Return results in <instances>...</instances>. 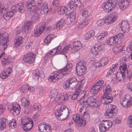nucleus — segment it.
I'll use <instances>...</instances> for the list:
<instances>
[{
    "label": "nucleus",
    "mask_w": 132,
    "mask_h": 132,
    "mask_svg": "<svg viewBox=\"0 0 132 132\" xmlns=\"http://www.w3.org/2000/svg\"><path fill=\"white\" fill-rule=\"evenodd\" d=\"M72 65L70 63H67L64 68L52 72L48 79L51 82H55L61 79L64 74H70L72 69Z\"/></svg>",
    "instance_id": "f257e3e1"
},
{
    "label": "nucleus",
    "mask_w": 132,
    "mask_h": 132,
    "mask_svg": "<svg viewBox=\"0 0 132 132\" xmlns=\"http://www.w3.org/2000/svg\"><path fill=\"white\" fill-rule=\"evenodd\" d=\"M56 116L59 117L58 119L61 121H64L67 119L69 114L68 108L65 105L60 107L59 109L56 110L55 112Z\"/></svg>",
    "instance_id": "f03ea898"
},
{
    "label": "nucleus",
    "mask_w": 132,
    "mask_h": 132,
    "mask_svg": "<svg viewBox=\"0 0 132 132\" xmlns=\"http://www.w3.org/2000/svg\"><path fill=\"white\" fill-rule=\"evenodd\" d=\"M124 38V35L121 33H120L113 37L108 39L107 43L109 45L114 46L116 44H121Z\"/></svg>",
    "instance_id": "7ed1b4c3"
},
{
    "label": "nucleus",
    "mask_w": 132,
    "mask_h": 132,
    "mask_svg": "<svg viewBox=\"0 0 132 132\" xmlns=\"http://www.w3.org/2000/svg\"><path fill=\"white\" fill-rule=\"evenodd\" d=\"M117 3V0H109L103 4L102 7L105 12L109 13L116 7Z\"/></svg>",
    "instance_id": "20e7f679"
},
{
    "label": "nucleus",
    "mask_w": 132,
    "mask_h": 132,
    "mask_svg": "<svg viewBox=\"0 0 132 132\" xmlns=\"http://www.w3.org/2000/svg\"><path fill=\"white\" fill-rule=\"evenodd\" d=\"M42 3V0H30L28 2L27 6L28 11L34 12L35 11L36 6H40Z\"/></svg>",
    "instance_id": "39448f33"
},
{
    "label": "nucleus",
    "mask_w": 132,
    "mask_h": 132,
    "mask_svg": "<svg viewBox=\"0 0 132 132\" xmlns=\"http://www.w3.org/2000/svg\"><path fill=\"white\" fill-rule=\"evenodd\" d=\"M120 103L122 106L125 108H128L132 105V98L130 95H126L121 99Z\"/></svg>",
    "instance_id": "423d86ee"
},
{
    "label": "nucleus",
    "mask_w": 132,
    "mask_h": 132,
    "mask_svg": "<svg viewBox=\"0 0 132 132\" xmlns=\"http://www.w3.org/2000/svg\"><path fill=\"white\" fill-rule=\"evenodd\" d=\"M72 119L74 121L76 122V125L78 127H83L86 124L85 119L82 117H80L79 114H77L73 115Z\"/></svg>",
    "instance_id": "0eeeda50"
},
{
    "label": "nucleus",
    "mask_w": 132,
    "mask_h": 132,
    "mask_svg": "<svg viewBox=\"0 0 132 132\" xmlns=\"http://www.w3.org/2000/svg\"><path fill=\"white\" fill-rule=\"evenodd\" d=\"M35 55L32 52H28L23 55V60L25 63H32L35 61Z\"/></svg>",
    "instance_id": "6e6552de"
},
{
    "label": "nucleus",
    "mask_w": 132,
    "mask_h": 132,
    "mask_svg": "<svg viewBox=\"0 0 132 132\" xmlns=\"http://www.w3.org/2000/svg\"><path fill=\"white\" fill-rule=\"evenodd\" d=\"M118 111V109L116 105H112L110 109H108L104 115L105 117L109 118H113L116 115Z\"/></svg>",
    "instance_id": "1a4fd4ad"
},
{
    "label": "nucleus",
    "mask_w": 132,
    "mask_h": 132,
    "mask_svg": "<svg viewBox=\"0 0 132 132\" xmlns=\"http://www.w3.org/2000/svg\"><path fill=\"white\" fill-rule=\"evenodd\" d=\"M118 13L116 12H112L110 15L107 16L105 19V24H109L112 23L117 20L118 16Z\"/></svg>",
    "instance_id": "9d476101"
},
{
    "label": "nucleus",
    "mask_w": 132,
    "mask_h": 132,
    "mask_svg": "<svg viewBox=\"0 0 132 132\" xmlns=\"http://www.w3.org/2000/svg\"><path fill=\"white\" fill-rule=\"evenodd\" d=\"M85 93L86 92L84 90H82L80 89H76L75 92L72 96L71 99L74 100L79 98L80 100H82L85 97Z\"/></svg>",
    "instance_id": "9b49d317"
},
{
    "label": "nucleus",
    "mask_w": 132,
    "mask_h": 132,
    "mask_svg": "<svg viewBox=\"0 0 132 132\" xmlns=\"http://www.w3.org/2000/svg\"><path fill=\"white\" fill-rule=\"evenodd\" d=\"M65 23L64 20L63 19H61L56 24H54V27L50 26L47 27L46 29V31L47 32L52 31V29H57V30L59 29L62 28L64 25Z\"/></svg>",
    "instance_id": "f8f14e48"
},
{
    "label": "nucleus",
    "mask_w": 132,
    "mask_h": 132,
    "mask_svg": "<svg viewBox=\"0 0 132 132\" xmlns=\"http://www.w3.org/2000/svg\"><path fill=\"white\" fill-rule=\"evenodd\" d=\"M113 99L111 94H103L102 96L101 101L102 103L105 105L111 102Z\"/></svg>",
    "instance_id": "ddd939ff"
},
{
    "label": "nucleus",
    "mask_w": 132,
    "mask_h": 132,
    "mask_svg": "<svg viewBox=\"0 0 132 132\" xmlns=\"http://www.w3.org/2000/svg\"><path fill=\"white\" fill-rule=\"evenodd\" d=\"M46 26L45 23H40L37 27V28L34 30V35L35 36L37 37L39 36L44 31Z\"/></svg>",
    "instance_id": "4468645a"
},
{
    "label": "nucleus",
    "mask_w": 132,
    "mask_h": 132,
    "mask_svg": "<svg viewBox=\"0 0 132 132\" xmlns=\"http://www.w3.org/2000/svg\"><path fill=\"white\" fill-rule=\"evenodd\" d=\"M38 128L39 130L42 132H47L50 130V125L45 122H42L38 125Z\"/></svg>",
    "instance_id": "2eb2a0df"
},
{
    "label": "nucleus",
    "mask_w": 132,
    "mask_h": 132,
    "mask_svg": "<svg viewBox=\"0 0 132 132\" xmlns=\"http://www.w3.org/2000/svg\"><path fill=\"white\" fill-rule=\"evenodd\" d=\"M32 22L31 21H27L26 23H25L24 25L22 27V30L26 34H28L30 30L32 27Z\"/></svg>",
    "instance_id": "dca6fc26"
},
{
    "label": "nucleus",
    "mask_w": 132,
    "mask_h": 132,
    "mask_svg": "<svg viewBox=\"0 0 132 132\" xmlns=\"http://www.w3.org/2000/svg\"><path fill=\"white\" fill-rule=\"evenodd\" d=\"M20 105L17 104L15 106L13 105L10 109V113H12L14 116H16L20 112Z\"/></svg>",
    "instance_id": "f3484780"
},
{
    "label": "nucleus",
    "mask_w": 132,
    "mask_h": 132,
    "mask_svg": "<svg viewBox=\"0 0 132 132\" xmlns=\"http://www.w3.org/2000/svg\"><path fill=\"white\" fill-rule=\"evenodd\" d=\"M102 48L103 46L102 45L93 47L91 49V52L95 55H98L100 53V52L102 51Z\"/></svg>",
    "instance_id": "a211bd4d"
},
{
    "label": "nucleus",
    "mask_w": 132,
    "mask_h": 132,
    "mask_svg": "<svg viewBox=\"0 0 132 132\" xmlns=\"http://www.w3.org/2000/svg\"><path fill=\"white\" fill-rule=\"evenodd\" d=\"M122 30L124 32H128L129 27V24L126 20H123L119 24Z\"/></svg>",
    "instance_id": "6ab92c4d"
},
{
    "label": "nucleus",
    "mask_w": 132,
    "mask_h": 132,
    "mask_svg": "<svg viewBox=\"0 0 132 132\" xmlns=\"http://www.w3.org/2000/svg\"><path fill=\"white\" fill-rule=\"evenodd\" d=\"M11 71L12 69L10 67L4 70L0 74L1 78L3 79H6L9 76V74L11 72Z\"/></svg>",
    "instance_id": "aec40b11"
},
{
    "label": "nucleus",
    "mask_w": 132,
    "mask_h": 132,
    "mask_svg": "<svg viewBox=\"0 0 132 132\" xmlns=\"http://www.w3.org/2000/svg\"><path fill=\"white\" fill-rule=\"evenodd\" d=\"M130 0H120L119 3V6L122 10H124L130 2Z\"/></svg>",
    "instance_id": "412c9836"
},
{
    "label": "nucleus",
    "mask_w": 132,
    "mask_h": 132,
    "mask_svg": "<svg viewBox=\"0 0 132 132\" xmlns=\"http://www.w3.org/2000/svg\"><path fill=\"white\" fill-rule=\"evenodd\" d=\"M59 96L57 92L55 89H52L48 94L49 98L54 100H58Z\"/></svg>",
    "instance_id": "4be33fe9"
},
{
    "label": "nucleus",
    "mask_w": 132,
    "mask_h": 132,
    "mask_svg": "<svg viewBox=\"0 0 132 132\" xmlns=\"http://www.w3.org/2000/svg\"><path fill=\"white\" fill-rule=\"evenodd\" d=\"M23 38L21 36L17 37L14 45V47L16 48H18L23 43Z\"/></svg>",
    "instance_id": "5701e85b"
},
{
    "label": "nucleus",
    "mask_w": 132,
    "mask_h": 132,
    "mask_svg": "<svg viewBox=\"0 0 132 132\" xmlns=\"http://www.w3.org/2000/svg\"><path fill=\"white\" fill-rule=\"evenodd\" d=\"M22 92L23 93H26L28 91L32 92L34 90L35 88L33 87H29L28 84H26L25 85L23 86L22 87Z\"/></svg>",
    "instance_id": "b1692460"
},
{
    "label": "nucleus",
    "mask_w": 132,
    "mask_h": 132,
    "mask_svg": "<svg viewBox=\"0 0 132 132\" xmlns=\"http://www.w3.org/2000/svg\"><path fill=\"white\" fill-rule=\"evenodd\" d=\"M108 59L107 57H105L102 58V59L100 60V63H97L96 67L101 66H104L108 64Z\"/></svg>",
    "instance_id": "393cba45"
},
{
    "label": "nucleus",
    "mask_w": 132,
    "mask_h": 132,
    "mask_svg": "<svg viewBox=\"0 0 132 132\" xmlns=\"http://www.w3.org/2000/svg\"><path fill=\"white\" fill-rule=\"evenodd\" d=\"M76 13L75 12H72L71 11H67L65 14V18L68 16L72 20H74L75 19Z\"/></svg>",
    "instance_id": "a878e982"
},
{
    "label": "nucleus",
    "mask_w": 132,
    "mask_h": 132,
    "mask_svg": "<svg viewBox=\"0 0 132 132\" xmlns=\"http://www.w3.org/2000/svg\"><path fill=\"white\" fill-rule=\"evenodd\" d=\"M87 69L80 68L76 66V70L77 75L79 76H81L85 74V72Z\"/></svg>",
    "instance_id": "bb28decb"
},
{
    "label": "nucleus",
    "mask_w": 132,
    "mask_h": 132,
    "mask_svg": "<svg viewBox=\"0 0 132 132\" xmlns=\"http://www.w3.org/2000/svg\"><path fill=\"white\" fill-rule=\"evenodd\" d=\"M116 75L117 80L119 82L123 81L126 75L122 72H118Z\"/></svg>",
    "instance_id": "cd10ccee"
},
{
    "label": "nucleus",
    "mask_w": 132,
    "mask_h": 132,
    "mask_svg": "<svg viewBox=\"0 0 132 132\" xmlns=\"http://www.w3.org/2000/svg\"><path fill=\"white\" fill-rule=\"evenodd\" d=\"M47 4V3L45 2L42 4L43 5L41 7V12L43 14H47L49 11Z\"/></svg>",
    "instance_id": "c85d7f7f"
},
{
    "label": "nucleus",
    "mask_w": 132,
    "mask_h": 132,
    "mask_svg": "<svg viewBox=\"0 0 132 132\" xmlns=\"http://www.w3.org/2000/svg\"><path fill=\"white\" fill-rule=\"evenodd\" d=\"M26 7L25 5L21 3H19L17 4L18 11L21 13H23L25 11Z\"/></svg>",
    "instance_id": "c756f323"
},
{
    "label": "nucleus",
    "mask_w": 132,
    "mask_h": 132,
    "mask_svg": "<svg viewBox=\"0 0 132 132\" xmlns=\"http://www.w3.org/2000/svg\"><path fill=\"white\" fill-rule=\"evenodd\" d=\"M120 70L121 72L124 73L127 75H128V69L127 68L126 64L125 63H123L120 65Z\"/></svg>",
    "instance_id": "7c9ffc66"
},
{
    "label": "nucleus",
    "mask_w": 132,
    "mask_h": 132,
    "mask_svg": "<svg viewBox=\"0 0 132 132\" xmlns=\"http://www.w3.org/2000/svg\"><path fill=\"white\" fill-rule=\"evenodd\" d=\"M0 40L2 41L8 42L9 39V35L6 32H4L2 34L0 33Z\"/></svg>",
    "instance_id": "2f4dec72"
},
{
    "label": "nucleus",
    "mask_w": 132,
    "mask_h": 132,
    "mask_svg": "<svg viewBox=\"0 0 132 132\" xmlns=\"http://www.w3.org/2000/svg\"><path fill=\"white\" fill-rule=\"evenodd\" d=\"M78 82H75L69 83L68 86H66L63 84V87L65 89H68L70 90H72L73 88H75V87L78 85Z\"/></svg>",
    "instance_id": "473e14b6"
},
{
    "label": "nucleus",
    "mask_w": 132,
    "mask_h": 132,
    "mask_svg": "<svg viewBox=\"0 0 132 132\" xmlns=\"http://www.w3.org/2000/svg\"><path fill=\"white\" fill-rule=\"evenodd\" d=\"M112 88L110 85H106L103 88V91L104 94H111L110 93L112 92Z\"/></svg>",
    "instance_id": "72a5a7b5"
},
{
    "label": "nucleus",
    "mask_w": 132,
    "mask_h": 132,
    "mask_svg": "<svg viewBox=\"0 0 132 132\" xmlns=\"http://www.w3.org/2000/svg\"><path fill=\"white\" fill-rule=\"evenodd\" d=\"M104 82V81L102 80H100L97 81L93 87H94V89H96L98 91L100 89L101 86L102 85Z\"/></svg>",
    "instance_id": "f704fd0d"
},
{
    "label": "nucleus",
    "mask_w": 132,
    "mask_h": 132,
    "mask_svg": "<svg viewBox=\"0 0 132 132\" xmlns=\"http://www.w3.org/2000/svg\"><path fill=\"white\" fill-rule=\"evenodd\" d=\"M102 122L103 125H104L105 127H106V128L107 130H109L112 127L113 125L112 122L110 120H103Z\"/></svg>",
    "instance_id": "c9c22d12"
},
{
    "label": "nucleus",
    "mask_w": 132,
    "mask_h": 132,
    "mask_svg": "<svg viewBox=\"0 0 132 132\" xmlns=\"http://www.w3.org/2000/svg\"><path fill=\"white\" fill-rule=\"evenodd\" d=\"M30 123L24 125L23 129L25 131H27L30 130L33 126V121H30Z\"/></svg>",
    "instance_id": "e433bc0d"
},
{
    "label": "nucleus",
    "mask_w": 132,
    "mask_h": 132,
    "mask_svg": "<svg viewBox=\"0 0 132 132\" xmlns=\"http://www.w3.org/2000/svg\"><path fill=\"white\" fill-rule=\"evenodd\" d=\"M6 119L4 118H0V130H3L6 127Z\"/></svg>",
    "instance_id": "4c0bfd02"
},
{
    "label": "nucleus",
    "mask_w": 132,
    "mask_h": 132,
    "mask_svg": "<svg viewBox=\"0 0 132 132\" xmlns=\"http://www.w3.org/2000/svg\"><path fill=\"white\" fill-rule=\"evenodd\" d=\"M69 97V95L67 94L64 95L59 96L58 101H61V102H66L68 101Z\"/></svg>",
    "instance_id": "58836bf2"
},
{
    "label": "nucleus",
    "mask_w": 132,
    "mask_h": 132,
    "mask_svg": "<svg viewBox=\"0 0 132 132\" xmlns=\"http://www.w3.org/2000/svg\"><path fill=\"white\" fill-rule=\"evenodd\" d=\"M21 104L23 106H26L30 103L28 99L26 97H22L21 100Z\"/></svg>",
    "instance_id": "ea45409f"
},
{
    "label": "nucleus",
    "mask_w": 132,
    "mask_h": 132,
    "mask_svg": "<svg viewBox=\"0 0 132 132\" xmlns=\"http://www.w3.org/2000/svg\"><path fill=\"white\" fill-rule=\"evenodd\" d=\"M13 15V13L11 11H10L4 14L3 15V17L5 20H7L12 17Z\"/></svg>",
    "instance_id": "a19ab883"
},
{
    "label": "nucleus",
    "mask_w": 132,
    "mask_h": 132,
    "mask_svg": "<svg viewBox=\"0 0 132 132\" xmlns=\"http://www.w3.org/2000/svg\"><path fill=\"white\" fill-rule=\"evenodd\" d=\"M75 82H78L77 79L76 78H69L68 80L65 81L63 84L66 86H68L69 83Z\"/></svg>",
    "instance_id": "79ce46f5"
},
{
    "label": "nucleus",
    "mask_w": 132,
    "mask_h": 132,
    "mask_svg": "<svg viewBox=\"0 0 132 132\" xmlns=\"http://www.w3.org/2000/svg\"><path fill=\"white\" fill-rule=\"evenodd\" d=\"M53 37L54 36L53 34H51L48 35L44 40V43L48 45L50 43Z\"/></svg>",
    "instance_id": "37998d69"
},
{
    "label": "nucleus",
    "mask_w": 132,
    "mask_h": 132,
    "mask_svg": "<svg viewBox=\"0 0 132 132\" xmlns=\"http://www.w3.org/2000/svg\"><path fill=\"white\" fill-rule=\"evenodd\" d=\"M87 63L84 61L80 60L76 65V67L87 69Z\"/></svg>",
    "instance_id": "c03bdc74"
},
{
    "label": "nucleus",
    "mask_w": 132,
    "mask_h": 132,
    "mask_svg": "<svg viewBox=\"0 0 132 132\" xmlns=\"http://www.w3.org/2000/svg\"><path fill=\"white\" fill-rule=\"evenodd\" d=\"M30 121H32V120L30 118H27V117H23L21 119V123L23 125L31 122Z\"/></svg>",
    "instance_id": "a18cd8bd"
},
{
    "label": "nucleus",
    "mask_w": 132,
    "mask_h": 132,
    "mask_svg": "<svg viewBox=\"0 0 132 132\" xmlns=\"http://www.w3.org/2000/svg\"><path fill=\"white\" fill-rule=\"evenodd\" d=\"M67 10L68 11V9L66 7L62 6L58 8L57 11L60 13L63 14L65 13Z\"/></svg>",
    "instance_id": "49530a36"
},
{
    "label": "nucleus",
    "mask_w": 132,
    "mask_h": 132,
    "mask_svg": "<svg viewBox=\"0 0 132 132\" xmlns=\"http://www.w3.org/2000/svg\"><path fill=\"white\" fill-rule=\"evenodd\" d=\"M9 124L10 128L13 129L16 127L17 124L15 119H12L10 121Z\"/></svg>",
    "instance_id": "de8ad7c7"
},
{
    "label": "nucleus",
    "mask_w": 132,
    "mask_h": 132,
    "mask_svg": "<svg viewBox=\"0 0 132 132\" xmlns=\"http://www.w3.org/2000/svg\"><path fill=\"white\" fill-rule=\"evenodd\" d=\"M103 125V123L102 122L101 124H100L99 125V127L100 131L101 132H105L107 130L106 128L105 125Z\"/></svg>",
    "instance_id": "09e8293b"
},
{
    "label": "nucleus",
    "mask_w": 132,
    "mask_h": 132,
    "mask_svg": "<svg viewBox=\"0 0 132 132\" xmlns=\"http://www.w3.org/2000/svg\"><path fill=\"white\" fill-rule=\"evenodd\" d=\"M98 27H101L105 23V21L104 19H99L96 21Z\"/></svg>",
    "instance_id": "8fccbe9b"
},
{
    "label": "nucleus",
    "mask_w": 132,
    "mask_h": 132,
    "mask_svg": "<svg viewBox=\"0 0 132 132\" xmlns=\"http://www.w3.org/2000/svg\"><path fill=\"white\" fill-rule=\"evenodd\" d=\"M35 11V13L32 15L31 18L32 20L34 21L38 20L39 18V13L36 12Z\"/></svg>",
    "instance_id": "3c124183"
},
{
    "label": "nucleus",
    "mask_w": 132,
    "mask_h": 132,
    "mask_svg": "<svg viewBox=\"0 0 132 132\" xmlns=\"http://www.w3.org/2000/svg\"><path fill=\"white\" fill-rule=\"evenodd\" d=\"M70 45H67L65 47L63 48L61 51V54H64L65 53H66L69 50V48H70Z\"/></svg>",
    "instance_id": "603ef678"
},
{
    "label": "nucleus",
    "mask_w": 132,
    "mask_h": 132,
    "mask_svg": "<svg viewBox=\"0 0 132 132\" xmlns=\"http://www.w3.org/2000/svg\"><path fill=\"white\" fill-rule=\"evenodd\" d=\"M34 77H35V79L36 80H38L39 79V75H40L39 72V70L38 69H36L34 72Z\"/></svg>",
    "instance_id": "864d4df0"
},
{
    "label": "nucleus",
    "mask_w": 132,
    "mask_h": 132,
    "mask_svg": "<svg viewBox=\"0 0 132 132\" xmlns=\"http://www.w3.org/2000/svg\"><path fill=\"white\" fill-rule=\"evenodd\" d=\"M127 123L129 127H132V116H130L128 117Z\"/></svg>",
    "instance_id": "5fc2aeb1"
},
{
    "label": "nucleus",
    "mask_w": 132,
    "mask_h": 132,
    "mask_svg": "<svg viewBox=\"0 0 132 132\" xmlns=\"http://www.w3.org/2000/svg\"><path fill=\"white\" fill-rule=\"evenodd\" d=\"M95 101V100L93 97H89L88 99V100L86 101V103L87 105V106L89 105V104L93 103Z\"/></svg>",
    "instance_id": "6e6d98bb"
},
{
    "label": "nucleus",
    "mask_w": 132,
    "mask_h": 132,
    "mask_svg": "<svg viewBox=\"0 0 132 132\" xmlns=\"http://www.w3.org/2000/svg\"><path fill=\"white\" fill-rule=\"evenodd\" d=\"M40 105H38L36 104H34L32 107V109L34 111H36V112L40 110Z\"/></svg>",
    "instance_id": "4d7b16f0"
},
{
    "label": "nucleus",
    "mask_w": 132,
    "mask_h": 132,
    "mask_svg": "<svg viewBox=\"0 0 132 132\" xmlns=\"http://www.w3.org/2000/svg\"><path fill=\"white\" fill-rule=\"evenodd\" d=\"M75 4L73 1H71L69 2L68 5H67V8L68 10H71L73 8Z\"/></svg>",
    "instance_id": "13d9d810"
},
{
    "label": "nucleus",
    "mask_w": 132,
    "mask_h": 132,
    "mask_svg": "<svg viewBox=\"0 0 132 132\" xmlns=\"http://www.w3.org/2000/svg\"><path fill=\"white\" fill-rule=\"evenodd\" d=\"M82 47V46H78V47H71L70 46L71 48H72V51H73L74 52H78L79 51L80 49H81Z\"/></svg>",
    "instance_id": "bf43d9fd"
},
{
    "label": "nucleus",
    "mask_w": 132,
    "mask_h": 132,
    "mask_svg": "<svg viewBox=\"0 0 132 132\" xmlns=\"http://www.w3.org/2000/svg\"><path fill=\"white\" fill-rule=\"evenodd\" d=\"M82 46V45L79 41H74L73 42V45L72 47H78L79 46Z\"/></svg>",
    "instance_id": "052dcab7"
},
{
    "label": "nucleus",
    "mask_w": 132,
    "mask_h": 132,
    "mask_svg": "<svg viewBox=\"0 0 132 132\" xmlns=\"http://www.w3.org/2000/svg\"><path fill=\"white\" fill-rule=\"evenodd\" d=\"M66 18H67L66 20H64L63 19H62L64 20V23L66 22H67V23L68 24H70L72 23V22H73L74 21L71 20V19L69 18L68 16ZM65 25V24H64V25Z\"/></svg>",
    "instance_id": "680f3d73"
},
{
    "label": "nucleus",
    "mask_w": 132,
    "mask_h": 132,
    "mask_svg": "<svg viewBox=\"0 0 132 132\" xmlns=\"http://www.w3.org/2000/svg\"><path fill=\"white\" fill-rule=\"evenodd\" d=\"M52 3L53 6L56 7L59 5L60 2L59 0H55L53 1Z\"/></svg>",
    "instance_id": "e2e57ef3"
},
{
    "label": "nucleus",
    "mask_w": 132,
    "mask_h": 132,
    "mask_svg": "<svg viewBox=\"0 0 132 132\" xmlns=\"http://www.w3.org/2000/svg\"><path fill=\"white\" fill-rule=\"evenodd\" d=\"M132 50V40L131 41L129 45L127 48L126 51L128 52H131Z\"/></svg>",
    "instance_id": "0e129e2a"
},
{
    "label": "nucleus",
    "mask_w": 132,
    "mask_h": 132,
    "mask_svg": "<svg viewBox=\"0 0 132 132\" xmlns=\"http://www.w3.org/2000/svg\"><path fill=\"white\" fill-rule=\"evenodd\" d=\"M8 8L9 7L7 5L4 4L3 5V6H2V7H1L0 10H1V13L2 12H3V11H6Z\"/></svg>",
    "instance_id": "69168bd1"
},
{
    "label": "nucleus",
    "mask_w": 132,
    "mask_h": 132,
    "mask_svg": "<svg viewBox=\"0 0 132 132\" xmlns=\"http://www.w3.org/2000/svg\"><path fill=\"white\" fill-rule=\"evenodd\" d=\"M52 54L50 52L49 53L46 54L44 58V60L46 61L50 57L52 56Z\"/></svg>",
    "instance_id": "338daca9"
},
{
    "label": "nucleus",
    "mask_w": 132,
    "mask_h": 132,
    "mask_svg": "<svg viewBox=\"0 0 132 132\" xmlns=\"http://www.w3.org/2000/svg\"><path fill=\"white\" fill-rule=\"evenodd\" d=\"M94 104H95V108H96L97 109H100V102L98 101H95Z\"/></svg>",
    "instance_id": "774afa93"
}]
</instances>
